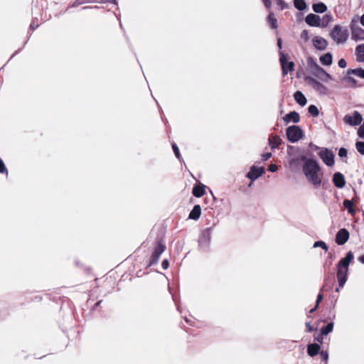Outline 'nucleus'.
I'll return each instance as SVG.
<instances>
[{
  "mask_svg": "<svg viewBox=\"0 0 364 364\" xmlns=\"http://www.w3.org/2000/svg\"><path fill=\"white\" fill-rule=\"evenodd\" d=\"M272 156V153L270 152H266L262 154V161H267Z\"/></svg>",
  "mask_w": 364,
  "mask_h": 364,
  "instance_id": "nucleus-53",
  "label": "nucleus"
},
{
  "mask_svg": "<svg viewBox=\"0 0 364 364\" xmlns=\"http://www.w3.org/2000/svg\"><path fill=\"white\" fill-rule=\"evenodd\" d=\"M319 353H320L321 360L325 363V364H327L328 360V351L327 350H321Z\"/></svg>",
  "mask_w": 364,
  "mask_h": 364,
  "instance_id": "nucleus-43",
  "label": "nucleus"
},
{
  "mask_svg": "<svg viewBox=\"0 0 364 364\" xmlns=\"http://www.w3.org/2000/svg\"><path fill=\"white\" fill-rule=\"evenodd\" d=\"M321 184H322V188L324 190H328L331 188V184L328 181H324L323 183L321 182Z\"/></svg>",
  "mask_w": 364,
  "mask_h": 364,
  "instance_id": "nucleus-54",
  "label": "nucleus"
},
{
  "mask_svg": "<svg viewBox=\"0 0 364 364\" xmlns=\"http://www.w3.org/2000/svg\"><path fill=\"white\" fill-rule=\"evenodd\" d=\"M309 147L314 149V151H321V149L322 147H319L318 146L314 144L312 142L309 144Z\"/></svg>",
  "mask_w": 364,
  "mask_h": 364,
  "instance_id": "nucleus-57",
  "label": "nucleus"
},
{
  "mask_svg": "<svg viewBox=\"0 0 364 364\" xmlns=\"http://www.w3.org/2000/svg\"><path fill=\"white\" fill-rule=\"evenodd\" d=\"M262 2L267 9L271 8V6H272L271 0H262Z\"/></svg>",
  "mask_w": 364,
  "mask_h": 364,
  "instance_id": "nucleus-60",
  "label": "nucleus"
},
{
  "mask_svg": "<svg viewBox=\"0 0 364 364\" xmlns=\"http://www.w3.org/2000/svg\"><path fill=\"white\" fill-rule=\"evenodd\" d=\"M347 75H355L357 77L364 79V68H358L355 69L349 68L347 70Z\"/></svg>",
  "mask_w": 364,
  "mask_h": 364,
  "instance_id": "nucleus-28",
  "label": "nucleus"
},
{
  "mask_svg": "<svg viewBox=\"0 0 364 364\" xmlns=\"http://www.w3.org/2000/svg\"><path fill=\"white\" fill-rule=\"evenodd\" d=\"M212 227L203 230L198 238V246L204 252L209 249L211 240Z\"/></svg>",
  "mask_w": 364,
  "mask_h": 364,
  "instance_id": "nucleus-6",
  "label": "nucleus"
},
{
  "mask_svg": "<svg viewBox=\"0 0 364 364\" xmlns=\"http://www.w3.org/2000/svg\"><path fill=\"white\" fill-rule=\"evenodd\" d=\"M283 120L286 124L290 122L298 123L300 121V115L296 111H291L283 117Z\"/></svg>",
  "mask_w": 364,
  "mask_h": 364,
  "instance_id": "nucleus-16",
  "label": "nucleus"
},
{
  "mask_svg": "<svg viewBox=\"0 0 364 364\" xmlns=\"http://www.w3.org/2000/svg\"><path fill=\"white\" fill-rule=\"evenodd\" d=\"M338 154L339 157H341V159L346 158L347 155H348V150H347V149H346L344 147L340 148L339 150H338Z\"/></svg>",
  "mask_w": 364,
  "mask_h": 364,
  "instance_id": "nucleus-45",
  "label": "nucleus"
},
{
  "mask_svg": "<svg viewBox=\"0 0 364 364\" xmlns=\"http://www.w3.org/2000/svg\"><path fill=\"white\" fill-rule=\"evenodd\" d=\"M306 331L308 333H311L314 331V328L313 326L311 325V323L310 322H306Z\"/></svg>",
  "mask_w": 364,
  "mask_h": 364,
  "instance_id": "nucleus-59",
  "label": "nucleus"
},
{
  "mask_svg": "<svg viewBox=\"0 0 364 364\" xmlns=\"http://www.w3.org/2000/svg\"><path fill=\"white\" fill-rule=\"evenodd\" d=\"M268 170L272 173H274L278 170V166L275 164H271L269 166Z\"/></svg>",
  "mask_w": 364,
  "mask_h": 364,
  "instance_id": "nucleus-51",
  "label": "nucleus"
},
{
  "mask_svg": "<svg viewBox=\"0 0 364 364\" xmlns=\"http://www.w3.org/2000/svg\"><path fill=\"white\" fill-rule=\"evenodd\" d=\"M279 63L282 67L283 76L287 75L289 72L294 70L295 64L293 61L289 60V55L283 51H279Z\"/></svg>",
  "mask_w": 364,
  "mask_h": 364,
  "instance_id": "nucleus-5",
  "label": "nucleus"
},
{
  "mask_svg": "<svg viewBox=\"0 0 364 364\" xmlns=\"http://www.w3.org/2000/svg\"><path fill=\"white\" fill-rule=\"evenodd\" d=\"M332 16L330 14H325L323 16L322 18H321V28H326L329 22L331 21Z\"/></svg>",
  "mask_w": 364,
  "mask_h": 364,
  "instance_id": "nucleus-35",
  "label": "nucleus"
},
{
  "mask_svg": "<svg viewBox=\"0 0 364 364\" xmlns=\"http://www.w3.org/2000/svg\"><path fill=\"white\" fill-rule=\"evenodd\" d=\"M325 290V285H323L320 289V292L318 294L316 300V305L318 306L320 302L323 300V296L322 294V291Z\"/></svg>",
  "mask_w": 364,
  "mask_h": 364,
  "instance_id": "nucleus-42",
  "label": "nucleus"
},
{
  "mask_svg": "<svg viewBox=\"0 0 364 364\" xmlns=\"http://www.w3.org/2000/svg\"><path fill=\"white\" fill-rule=\"evenodd\" d=\"M351 38L355 41H364V29L359 26L350 28Z\"/></svg>",
  "mask_w": 364,
  "mask_h": 364,
  "instance_id": "nucleus-15",
  "label": "nucleus"
},
{
  "mask_svg": "<svg viewBox=\"0 0 364 364\" xmlns=\"http://www.w3.org/2000/svg\"><path fill=\"white\" fill-rule=\"evenodd\" d=\"M319 60L323 65L330 66L333 63V55L330 52L326 53L320 56Z\"/></svg>",
  "mask_w": 364,
  "mask_h": 364,
  "instance_id": "nucleus-22",
  "label": "nucleus"
},
{
  "mask_svg": "<svg viewBox=\"0 0 364 364\" xmlns=\"http://www.w3.org/2000/svg\"><path fill=\"white\" fill-rule=\"evenodd\" d=\"M334 323L333 321L328 323L326 325L321 328L320 333L321 335L327 336L333 331Z\"/></svg>",
  "mask_w": 364,
  "mask_h": 364,
  "instance_id": "nucleus-29",
  "label": "nucleus"
},
{
  "mask_svg": "<svg viewBox=\"0 0 364 364\" xmlns=\"http://www.w3.org/2000/svg\"><path fill=\"white\" fill-rule=\"evenodd\" d=\"M277 46L279 50L282 48V41L281 38H277Z\"/></svg>",
  "mask_w": 364,
  "mask_h": 364,
  "instance_id": "nucleus-61",
  "label": "nucleus"
},
{
  "mask_svg": "<svg viewBox=\"0 0 364 364\" xmlns=\"http://www.w3.org/2000/svg\"><path fill=\"white\" fill-rule=\"evenodd\" d=\"M360 22L364 26V14L360 17Z\"/></svg>",
  "mask_w": 364,
  "mask_h": 364,
  "instance_id": "nucleus-64",
  "label": "nucleus"
},
{
  "mask_svg": "<svg viewBox=\"0 0 364 364\" xmlns=\"http://www.w3.org/2000/svg\"><path fill=\"white\" fill-rule=\"evenodd\" d=\"M350 237L348 230L346 228L340 229L336 234L335 241L338 245H343L347 242Z\"/></svg>",
  "mask_w": 364,
  "mask_h": 364,
  "instance_id": "nucleus-11",
  "label": "nucleus"
},
{
  "mask_svg": "<svg viewBox=\"0 0 364 364\" xmlns=\"http://www.w3.org/2000/svg\"><path fill=\"white\" fill-rule=\"evenodd\" d=\"M307 63L309 67L313 70V73L316 72L321 68V66L318 65L311 56L308 57Z\"/></svg>",
  "mask_w": 364,
  "mask_h": 364,
  "instance_id": "nucleus-31",
  "label": "nucleus"
},
{
  "mask_svg": "<svg viewBox=\"0 0 364 364\" xmlns=\"http://www.w3.org/2000/svg\"><path fill=\"white\" fill-rule=\"evenodd\" d=\"M0 173H6L8 175V170L5 166L4 162L3 160L0 158Z\"/></svg>",
  "mask_w": 364,
  "mask_h": 364,
  "instance_id": "nucleus-46",
  "label": "nucleus"
},
{
  "mask_svg": "<svg viewBox=\"0 0 364 364\" xmlns=\"http://www.w3.org/2000/svg\"><path fill=\"white\" fill-rule=\"evenodd\" d=\"M296 102L301 107H304L307 103V99L301 91L297 90L293 95Z\"/></svg>",
  "mask_w": 364,
  "mask_h": 364,
  "instance_id": "nucleus-20",
  "label": "nucleus"
},
{
  "mask_svg": "<svg viewBox=\"0 0 364 364\" xmlns=\"http://www.w3.org/2000/svg\"><path fill=\"white\" fill-rule=\"evenodd\" d=\"M338 65L341 68H345L347 65V63L344 58H341L338 62Z\"/></svg>",
  "mask_w": 364,
  "mask_h": 364,
  "instance_id": "nucleus-50",
  "label": "nucleus"
},
{
  "mask_svg": "<svg viewBox=\"0 0 364 364\" xmlns=\"http://www.w3.org/2000/svg\"><path fill=\"white\" fill-rule=\"evenodd\" d=\"M201 215V208L200 205H195L189 213L188 218L197 220L200 218Z\"/></svg>",
  "mask_w": 364,
  "mask_h": 364,
  "instance_id": "nucleus-24",
  "label": "nucleus"
},
{
  "mask_svg": "<svg viewBox=\"0 0 364 364\" xmlns=\"http://www.w3.org/2000/svg\"><path fill=\"white\" fill-rule=\"evenodd\" d=\"M282 140L280 136L278 135H272L269 138V145L272 149H275L279 148V144H281Z\"/></svg>",
  "mask_w": 364,
  "mask_h": 364,
  "instance_id": "nucleus-23",
  "label": "nucleus"
},
{
  "mask_svg": "<svg viewBox=\"0 0 364 364\" xmlns=\"http://www.w3.org/2000/svg\"><path fill=\"white\" fill-rule=\"evenodd\" d=\"M313 46L318 50H324L326 49L328 43V41L321 36H315L312 39Z\"/></svg>",
  "mask_w": 364,
  "mask_h": 364,
  "instance_id": "nucleus-13",
  "label": "nucleus"
},
{
  "mask_svg": "<svg viewBox=\"0 0 364 364\" xmlns=\"http://www.w3.org/2000/svg\"><path fill=\"white\" fill-rule=\"evenodd\" d=\"M331 264H332V262L328 261V259H326L324 262L323 267H324V268H326L327 267H330L331 265Z\"/></svg>",
  "mask_w": 364,
  "mask_h": 364,
  "instance_id": "nucleus-62",
  "label": "nucleus"
},
{
  "mask_svg": "<svg viewBox=\"0 0 364 364\" xmlns=\"http://www.w3.org/2000/svg\"><path fill=\"white\" fill-rule=\"evenodd\" d=\"M330 36L336 43H344L347 41L349 36L348 28L336 24L332 28Z\"/></svg>",
  "mask_w": 364,
  "mask_h": 364,
  "instance_id": "nucleus-3",
  "label": "nucleus"
},
{
  "mask_svg": "<svg viewBox=\"0 0 364 364\" xmlns=\"http://www.w3.org/2000/svg\"><path fill=\"white\" fill-rule=\"evenodd\" d=\"M355 54L357 56V61L364 62V43L356 46Z\"/></svg>",
  "mask_w": 364,
  "mask_h": 364,
  "instance_id": "nucleus-26",
  "label": "nucleus"
},
{
  "mask_svg": "<svg viewBox=\"0 0 364 364\" xmlns=\"http://www.w3.org/2000/svg\"><path fill=\"white\" fill-rule=\"evenodd\" d=\"M159 257H160L159 255H158V254L155 253L154 252H153L151 255V257H150L149 262V264H148V267H151V266L157 264Z\"/></svg>",
  "mask_w": 364,
  "mask_h": 364,
  "instance_id": "nucleus-36",
  "label": "nucleus"
},
{
  "mask_svg": "<svg viewBox=\"0 0 364 364\" xmlns=\"http://www.w3.org/2000/svg\"><path fill=\"white\" fill-rule=\"evenodd\" d=\"M343 206L347 209L348 213L354 215L355 210L354 208V203L353 200L345 199L343 202Z\"/></svg>",
  "mask_w": 364,
  "mask_h": 364,
  "instance_id": "nucleus-27",
  "label": "nucleus"
},
{
  "mask_svg": "<svg viewBox=\"0 0 364 364\" xmlns=\"http://www.w3.org/2000/svg\"><path fill=\"white\" fill-rule=\"evenodd\" d=\"M321 346L319 343H313L307 346L306 352L310 357H314L320 353Z\"/></svg>",
  "mask_w": 364,
  "mask_h": 364,
  "instance_id": "nucleus-18",
  "label": "nucleus"
},
{
  "mask_svg": "<svg viewBox=\"0 0 364 364\" xmlns=\"http://www.w3.org/2000/svg\"><path fill=\"white\" fill-rule=\"evenodd\" d=\"M313 247H314V248L321 247L323 250H324L326 252L328 251V245H326V243L325 242L322 241V240L316 241L314 243Z\"/></svg>",
  "mask_w": 364,
  "mask_h": 364,
  "instance_id": "nucleus-38",
  "label": "nucleus"
},
{
  "mask_svg": "<svg viewBox=\"0 0 364 364\" xmlns=\"http://www.w3.org/2000/svg\"><path fill=\"white\" fill-rule=\"evenodd\" d=\"M343 80L350 83L351 87L355 88L358 87L357 80L354 77L349 76V75L345 76Z\"/></svg>",
  "mask_w": 364,
  "mask_h": 364,
  "instance_id": "nucleus-37",
  "label": "nucleus"
},
{
  "mask_svg": "<svg viewBox=\"0 0 364 364\" xmlns=\"http://www.w3.org/2000/svg\"><path fill=\"white\" fill-rule=\"evenodd\" d=\"M206 186L199 183L198 184L194 185L192 191L193 195L196 198H200L205 193Z\"/></svg>",
  "mask_w": 364,
  "mask_h": 364,
  "instance_id": "nucleus-21",
  "label": "nucleus"
},
{
  "mask_svg": "<svg viewBox=\"0 0 364 364\" xmlns=\"http://www.w3.org/2000/svg\"><path fill=\"white\" fill-rule=\"evenodd\" d=\"M277 4L280 6L281 10H284L287 8V4L284 0H276Z\"/></svg>",
  "mask_w": 364,
  "mask_h": 364,
  "instance_id": "nucleus-49",
  "label": "nucleus"
},
{
  "mask_svg": "<svg viewBox=\"0 0 364 364\" xmlns=\"http://www.w3.org/2000/svg\"><path fill=\"white\" fill-rule=\"evenodd\" d=\"M294 6L297 10L300 11H303L307 8L305 0H294Z\"/></svg>",
  "mask_w": 364,
  "mask_h": 364,
  "instance_id": "nucleus-32",
  "label": "nucleus"
},
{
  "mask_svg": "<svg viewBox=\"0 0 364 364\" xmlns=\"http://www.w3.org/2000/svg\"><path fill=\"white\" fill-rule=\"evenodd\" d=\"M267 20L272 28L276 29L278 27L277 20L274 17V14L273 12H269V14L267 16Z\"/></svg>",
  "mask_w": 364,
  "mask_h": 364,
  "instance_id": "nucleus-30",
  "label": "nucleus"
},
{
  "mask_svg": "<svg viewBox=\"0 0 364 364\" xmlns=\"http://www.w3.org/2000/svg\"><path fill=\"white\" fill-rule=\"evenodd\" d=\"M286 136L289 142L296 143L302 139L305 134L301 127L294 124L289 126L286 129Z\"/></svg>",
  "mask_w": 364,
  "mask_h": 364,
  "instance_id": "nucleus-4",
  "label": "nucleus"
},
{
  "mask_svg": "<svg viewBox=\"0 0 364 364\" xmlns=\"http://www.w3.org/2000/svg\"><path fill=\"white\" fill-rule=\"evenodd\" d=\"M161 267L164 269H166L168 268L169 267V262L167 259H163L162 262H161Z\"/></svg>",
  "mask_w": 364,
  "mask_h": 364,
  "instance_id": "nucleus-55",
  "label": "nucleus"
},
{
  "mask_svg": "<svg viewBox=\"0 0 364 364\" xmlns=\"http://www.w3.org/2000/svg\"><path fill=\"white\" fill-rule=\"evenodd\" d=\"M300 161H301V156L300 157H294V158H291L289 161V164L291 167H294V166L299 165L300 164Z\"/></svg>",
  "mask_w": 364,
  "mask_h": 364,
  "instance_id": "nucleus-41",
  "label": "nucleus"
},
{
  "mask_svg": "<svg viewBox=\"0 0 364 364\" xmlns=\"http://www.w3.org/2000/svg\"><path fill=\"white\" fill-rule=\"evenodd\" d=\"M172 149H173V151L176 156V157L179 160V161H181L182 160V158H181V153H180V151H179V149L178 147V146L176 145V143H173L172 144Z\"/></svg>",
  "mask_w": 364,
  "mask_h": 364,
  "instance_id": "nucleus-40",
  "label": "nucleus"
},
{
  "mask_svg": "<svg viewBox=\"0 0 364 364\" xmlns=\"http://www.w3.org/2000/svg\"><path fill=\"white\" fill-rule=\"evenodd\" d=\"M318 155L326 166H332L334 165L335 155L333 152L329 149L322 147L321 151L318 152Z\"/></svg>",
  "mask_w": 364,
  "mask_h": 364,
  "instance_id": "nucleus-7",
  "label": "nucleus"
},
{
  "mask_svg": "<svg viewBox=\"0 0 364 364\" xmlns=\"http://www.w3.org/2000/svg\"><path fill=\"white\" fill-rule=\"evenodd\" d=\"M332 182L333 185L338 188H343L345 187L346 181L344 175L341 172H336L332 177Z\"/></svg>",
  "mask_w": 364,
  "mask_h": 364,
  "instance_id": "nucleus-12",
  "label": "nucleus"
},
{
  "mask_svg": "<svg viewBox=\"0 0 364 364\" xmlns=\"http://www.w3.org/2000/svg\"><path fill=\"white\" fill-rule=\"evenodd\" d=\"M353 258V253L351 251H349L346 253L344 257L341 258L338 261L336 265V278L338 280V286H339V287H343L348 280L349 265Z\"/></svg>",
  "mask_w": 364,
  "mask_h": 364,
  "instance_id": "nucleus-2",
  "label": "nucleus"
},
{
  "mask_svg": "<svg viewBox=\"0 0 364 364\" xmlns=\"http://www.w3.org/2000/svg\"><path fill=\"white\" fill-rule=\"evenodd\" d=\"M308 112L314 117H317L320 114L318 107L315 105H310L309 106Z\"/></svg>",
  "mask_w": 364,
  "mask_h": 364,
  "instance_id": "nucleus-33",
  "label": "nucleus"
},
{
  "mask_svg": "<svg viewBox=\"0 0 364 364\" xmlns=\"http://www.w3.org/2000/svg\"><path fill=\"white\" fill-rule=\"evenodd\" d=\"M355 148H356L357 151L361 155H364V141H356Z\"/></svg>",
  "mask_w": 364,
  "mask_h": 364,
  "instance_id": "nucleus-39",
  "label": "nucleus"
},
{
  "mask_svg": "<svg viewBox=\"0 0 364 364\" xmlns=\"http://www.w3.org/2000/svg\"><path fill=\"white\" fill-rule=\"evenodd\" d=\"M305 80L320 95L327 94V87L316 79L312 77H306Z\"/></svg>",
  "mask_w": 364,
  "mask_h": 364,
  "instance_id": "nucleus-9",
  "label": "nucleus"
},
{
  "mask_svg": "<svg viewBox=\"0 0 364 364\" xmlns=\"http://www.w3.org/2000/svg\"><path fill=\"white\" fill-rule=\"evenodd\" d=\"M358 136L360 139H364V127L360 126V127L358 129Z\"/></svg>",
  "mask_w": 364,
  "mask_h": 364,
  "instance_id": "nucleus-52",
  "label": "nucleus"
},
{
  "mask_svg": "<svg viewBox=\"0 0 364 364\" xmlns=\"http://www.w3.org/2000/svg\"><path fill=\"white\" fill-rule=\"evenodd\" d=\"M358 19H360L359 18V16L358 15H355L353 16V18H352L351 21H350V29L353 27H356L358 26Z\"/></svg>",
  "mask_w": 364,
  "mask_h": 364,
  "instance_id": "nucleus-44",
  "label": "nucleus"
},
{
  "mask_svg": "<svg viewBox=\"0 0 364 364\" xmlns=\"http://www.w3.org/2000/svg\"><path fill=\"white\" fill-rule=\"evenodd\" d=\"M314 75L323 82H328L333 79L332 76L321 67Z\"/></svg>",
  "mask_w": 364,
  "mask_h": 364,
  "instance_id": "nucleus-17",
  "label": "nucleus"
},
{
  "mask_svg": "<svg viewBox=\"0 0 364 364\" xmlns=\"http://www.w3.org/2000/svg\"><path fill=\"white\" fill-rule=\"evenodd\" d=\"M323 336H324V335H321V333H319L318 335L314 336V340L315 341H317L318 342L317 343L322 344L323 342Z\"/></svg>",
  "mask_w": 364,
  "mask_h": 364,
  "instance_id": "nucleus-47",
  "label": "nucleus"
},
{
  "mask_svg": "<svg viewBox=\"0 0 364 364\" xmlns=\"http://www.w3.org/2000/svg\"><path fill=\"white\" fill-rule=\"evenodd\" d=\"M362 119V115L358 111H354L352 115L346 114L343 119L345 124L352 127L360 125Z\"/></svg>",
  "mask_w": 364,
  "mask_h": 364,
  "instance_id": "nucleus-8",
  "label": "nucleus"
},
{
  "mask_svg": "<svg viewBox=\"0 0 364 364\" xmlns=\"http://www.w3.org/2000/svg\"><path fill=\"white\" fill-rule=\"evenodd\" d=\"M306 24L312 27H320L321 18L319 16L314 14H309L305 18Z\"/></svg>",
  "mask_w": 364,
  "mask_h": 364,
  "instance_id": "nucleus-14",
  "label": "nucleus"
},
{
  "mask_svg": "<svg viewBox=\"0 0 364 364\" xmlns=\"http://www.w3.org/2000/svg\"><path fill=\"white\" fill-rule=\"evenodd\" d=\"M82 4H84L82 0H75L72 4V7H77Z\"/></svg>",
  "mask_w": 364,
  "mask_h": 364,
  "instance_id": "nucleus-58",
  "label": "nucleus"
},
{
  "mask_svg": "<svg viewBox=\"0 0 364 364\" xmlns=\"http://www.w3.org/2000/svg\"><path fill=\"white\" fill-rule=\"evenodd\" d=\"M38 26H39V24L38 23V22H36L35 21H32V22L30 24L29 29L31 31H33Z\"/></svg>",
  "mask_w": 364,
  "mask_h": 364,
  "instance_id": "nucleus-56",
  "label": "nucleus"
},
{
  "mask_svg": "<svg viewBox=\"0 0 364 364\" xmlns=\"http://www.w3.org/2000/svg\"><path fill=\"white\" fill-rule=\"evenodd\" d=\"M166 246L165 242L162 238H156L154 242V252L161 256V255L166 250Z\"/></svg>",
  "mask_w": 364,
  "mask_h": 364,
  "instance_id": "nucleus-19",
  "label": "nucleus"
},
{
  "mask_svg": "<svg viewBox=\"0 0 364 364\" xmlns=\"http://www.w3.org/2000/svg\"><path fill=\"white\" fill-rule=\"evenodd\" d=\"M301 38L304 41H308L309 40V33L307 30H303L301 33Z\"/></svg>",
  "mask_w": 364,
  "mask_h": 364,
  "instance_id": "nucleus-48",
  "label": "nucleus"
},
{
  "mask_svg": "<svg viewBox=\"0 0 364 364\" xmlns=\"http://www.w3.org/2000/svg\"><path fill=\"white\" fill-rule=\"evenodd\" d=\"M265 172L264 167H258L255 165H252L250 171L246 174V177L248 178L252 182L257 180L258 178L262 176Z\"/></svg>",
  "mask_w": 364,
  "mask_h": 364,
  "instance_id": "nucleus-10",
  "label": "nucleus"
},
{
  "mask_svg": "<svg viewBox=\"0 0 364 364\" xmlns=\"http://www.w3.org/2000/svg\"><path fill=\"white\" fill-rule=\"evenodd\" d=\"M31 292H26V295H24V299L26 300L27 302L31 301H40L42 299V297L39 295H36L34 297L30 296Z\"/></svg>",
  "mask_w": 364,
  "mask_h": 364,
  "instance_id": "nucleus-34",
  "label": "nucleus"
},
{
  "mask_svg": "<svg viewBox=\"0 0 364 364\" xmlns=\"http://www.w3.org/2000/svg\"><path fill=\"white\" fill-rule=\"evenodd\" d=\"M313 11L317 14H323L327 11L326 5L323 2H317L312 5Z\"/></svg>",
  "mask_w": 364,
  "mask_h": 364,
  "instance_id": "nucleus-25",
  "label": "nucleus"
},
{
  "mask_svg": "<svg viewBox=\"0 0 364 364\" xmlns=\"http://www.w3.org/2000/svg\"><path fill=\"white\" fill-rule=\"evenodd\" d=\"M301 161L304 162L302 171L306 180L314 186L321 185V179L318 176V173L321 168L318 161L314 158H308L304 155H301Z\"/></svg>",
  "mask_w": 364,
  "mask_h": 364,
  "instance_id": "nucleus-1",
  "label": "nucleus"
},
{
  "mask_svg": "<svg viewBox=\"0 0 364 364\" xmlns=\"http://www.w3.org/2000/svg\"><path fill=\"white\" fill-rule=\"evenodd\" d=\"M358 261L360 263L364 264V255H362L358 257Z\"/></svg>",
  "mask_w": 364,
  "mask_h": 364,
  "instance_id": "nucleus-63",
  "label": "nucleus"
}]
</instances>
